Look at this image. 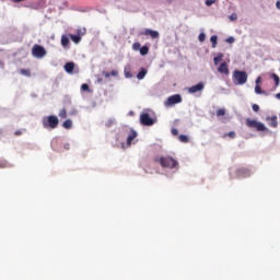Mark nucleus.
Instances as JSON below:
<instances>
[{"mask_svg": "<svg viewBox=\"0 0 280 280\" xmlns=\"http://www.w3.org/2000/svg\"><path fill=\"white\" fill-rule=\"evenodd\" d=\"M148 54H150V47L148 46L140 47V56H148Z\"/></svg>", "mask_w": 280, "mask_h": 280, "instance_id": "20", "label": "nucleus"}, {"mask_svg": "<svg viewBox=\"0 0 280 280\" xmlns=\"http://www.w3.org/2000/svg\"><path fill=\"white\" fill-rule=\"evenodd\" d=\"M65 150H69V143L65 144Z\"/></svg>", "mask_w": 280, "mask_h": 280, "instance_id": "45", "label": "nucleus"}, {"mask_svg": "<svg viewBox=\"0 0 280 280\" xmlns=\"http://www.w3.org/2000/svg\"><path fill=\"white\" fill-rule=\"evenodd\" d=\"M59 117L61 119H67V109L66 108L60 109Z\"/></svg>", "mask_w": 280, "mask_h": 280, "instance_id": "27", "label": "nucleus"}, {"mask_svg": "<svg viewBox=\"0 0 280 280\" xmlns=\"http://www.w3.org/2000/svg\"><path fill=\"white\" fill-rule=\"evenodd\" d=\"M107 128H110V126H113V120H109L107 124H106Z\"/></svg>", "mask_w": 280, "mask_h": 280, "instance_id": "42", "label": "nucleus"}, {"mask_svg": "<svg viewBox=\"0 0 280 280\" xmlns=\"http://www.w3.org/2000/svg\"><path fill=\"white\" fill-rule=\"evenodd\" d=\"M69 37L67 36V35H62L61 36V45L65 47V48H67V47H69Z\"/></svg>", "mask_w": 280, "mask_h": 280, "instance_id": "19", "label": "nucleus"}, {"mask_svg": "<svg viewBox=\"0 0 280 280\" xmlns=\"http://www.w3.org/2000/svg\"><path fill=\"white\" fill-rule=\"evenodd\" d=\"M3 137V130H0V139Z\"/></svg>", "mask_w": 280, "mask_h": 280, "instance_id": "47", "label": "nucleus"}, {"mask_svg": "<svg viewBox=\"0 0 280 280\" xmlns=\"http://www.w3.org/2000/svg\"><path fill=\"white\" fill-rule=\"evenodd\" d=\"M248 82V73L242 70H234L233 72V83L234 84H246Z\"/></svg>", "mask_w": 280, "mask_h": 280, "instance_id": "3", "label": "nucleus"}, {"mask_svg": "<svg viewBox=\"0 0 280 280\" xmlns=\"http://www.w3.org/2000/svg\"><path fill=\"white\" fill-rule=\"evenodd\" d=\"M32 56H34V58H45L47 56V50H45V47L35 44L32 48Z\"/></svg>", "mask_w": 280, "mask_h": 280, "instance_id": "5", "label": "nucleus"}, {"mask_svg": "<svg viewBox=\"0 0 280 280\" xmlns=\"http://www.w3.org/2000/svg\"><path fill=\"white\" fill-rule=\"evenodd\" d=\"M218 72L222 73L223 75H229V65H226V62H222L218 67Z\"/></svg>", "mask_w": 280, "mask_h": 280, "instance_id": "11", "label": "nucleus"}, {"mask_svg": "<svg viewBox=\"0 0 280 280\" xmlns=\"http://www.w3.org/2000/svg\"><path fill=\"white\" fill-rule=\"evenodd\" d=\"M252 108H253L254 113H259V105L254 104V105L252 106Z\"/></svg>", "mask_w": 280, "mask_h": 280, "instance_id": "36", "label": "nucleus"}, {"mask_svg": "<svg viewBox=\"0 0 280 280\" xmlns=\"http://www.w3.org/2000/svg\"><path fill=\"white\" fill-rule=\"evenodd\" d=\"M272 80L275 81L276 86H279L280 84V78L277 75V73L271 74Z\"/></svg>", "mask_w": 280, "mask_h": 280, "instance_id": "25", "label": "nucleus"}, {"mask_svg": "<svg viewBox=\"0 0 280 280\" xmlns=\"http://www.w3.org/2000/svg\"><path fill=\"white\" fill-rule=\"evenodd\" d=\"M259 82H261V77H258V78L256 79V85H259Z\"/></svg>", "mask_w": 280, "mask_h": 280, "instance_id": "41", "label": "nucleus"}, {"mask_svg": "<svg viewBox=\"0 0 280 280\" xmlns=\"http://www.w3.org/2000/svg\"><path fill=\"white\" fill-rule=\"evenodd\" d=\"M171 132H172V135H173L174 137L178 136V129H176V128H172V129H171Z\"/></svg>", "mask_w": 280, "mask_h": 280, "instance_id": "37", "label": "nucleus"}, {"mask_svg": "<svg viewBox=\"0 0 280 280\" xmlns=\"http://www.w3.org/2000/svg\"><path fill=\"white\" fill-rule=\"evenodd\" d=\"M226 115V109L220 108L217 110V117H224Z\"/></svg>", "mask_w": 280, "mask_h": 280, "instance_id": "26", "label": "nucleus"}, {"mask_svg": "<svg viewBox=\"0 0 280 280\" xmlns=\"http://www.w3.org/2000/svg\"><path fill=\"white\" fill-rule=\"evenodd\" d=\"M153 161L154 163H160L161 167H167L168 170H174L178 165V161L172 156H156Z\"/></svg>", "mask_w": 280, "mask_h": 280, "instance_id": "1", "label": "nucleus"}, {"mask_svg": "<svg viewBox=\"0 0 280 280\" xmlns=\"http://www.w3.org/2000/svg\"><path fill=\"white\" fill-rule=\"evenodd\" d=\"M70 38L77 45H78V43H80V40H82V37H80V35H70Z\"/></svg>", "mask_w": 280, "mask_h": 280, "instance_id": "24", "label": "nucleus"}, {"mask_svg": "<svg viewBox=\"0 0 280 280\" xmlns=\"http://www.w3.org/2000/svg\"><path fill=\"white\" fill-rule=\"evenodd\" d=\"M140 124L142 126H154V120L150 117V114L143 113L140 115Z\"/></svg>", "mask_w": 280, "mask_h": 280, "instance_id": "7", "label": "nucleus"}, {"mask_svg": "<svg viewBox=\"0 0 280 280\" xmlns=\"http://www.w3.org/2000/svg\"><path fill=\"white\" fill-rule=\"evenodd\" d=\"M224 58V54L219 52L214 58H213V62L215 66L220 65V62H222V59Z\"/></svg>", "mask_w": 280, "mask_h": 280, "instance_id": "15", "label": "nucleus"}, {"mask_svg": "<svg viewBox=\"0 0 280 280\" xmlns=\"http://www.w3.org/2000/svg\"><path fill=\"white\" fill-rule=\"evenodd\" d=\"M205 89V83L200 82L196 85H192L188 89L189 93H198L199 91H202Z\"/></svg>", "mask_w": 280, "mask_h": 280, "instance_id": "10", "label": "nucleus"}, {"mask_svg": "<svg viewBox=\"0 0 280 280\" xmlns=\"http://www.w3.org/2000/svg\"><path fill=\"white\" fill-rule=\"evenodd\" d=\"M142 36H150L151 38H159L160 34L158 31H152L150 28H145L144 32L141 33Z\"/></svg>", "mask_w": 280, "mask_h": 280, "instance_id": "8", "label": "nucleus"}, {"mask_svg": "<svg viewBox=\"0 0 280 280\" xmlns=\"http://www.w3.org/2000/svg\"><path fill=\"white\" fill-rule=\"evenodd\" d=\"M226 43H235V38L234 37H229L228 39H226Z\"/></svg>", "mask_w": 280, "mask_h": 280, "instance_id": "40", "label": "nucleus"}, {"mask_svg": "<svg viewBox=\"0 0 280 280\" xmlns=\"http://www.w3.org/2000/svg\"><path fill=\"white\" fill-rule=\"evenodd\" d=\"M135 139H137V132L132 131L127 138V145H130Z\"/></svg>", "mask_w": 280, "mask_h": 280, "instance_id": "17", "label": "nucleus"}, {"mask_svg": "<svg viewBox=\"0 0 280 280\" xmlns=\"http://www.w3.org/2000/svg\"><path fill=\"white\" fill-rule=\"evenodd\" d=\"M276 8H278V10H280V1L279 0L276 2Z\"/></svg>", "mask_w": 280, "mask_h": 280, "instance_id": "43", "label": "nucleus"}, {"mask_svg": "<svg viewBox=\"0 0 280 280\" xmlns=\"http://www.w3.org/2000/svg\"><path fill=\"white\" fill-rule=\"evenodd\" d=\"M210 42L212 43V49H215L218 47V35H212Z\"/></svg>", "mask_w": 280, "mask_h": 280, "instance_id": "21", "label": "nucleus"}, {"mask_svg": "<svg viewBox=\"0 0 280 280\" xmlns=\"http://www.w3.org/2000/svg\"><path fill=\"white\" fill-rule=\"evenodd\" d=\"M43 127L46 129L55 130V128H58V124H60V120H58V116H45L42 119Z\"/></svg>", "mask_w": 280, "mask_h": 280, "instance_id": "2", "label": "nucleus"}, {"mask_svg": "<svg viewBox=\"0 0 280 280\" xmlns=\"http://www.w3.org/2000/svg\"><path fill=\"white\" fill-rule=\"evenodd\" d=\"M145 75H148V70H145V68H141L139 73L137 74V79L143 80V78H145Z\"/></svg>", "mask_w": 280, "mask_h": 280, "instance_id": "16", "label": "nucleus"}, {"mask_svg": "<svg viewBox=\"0 0 280 280\" xmlns=\"http://www.w3.org/2000/svg\"><path fill=\"white\" fill-rule=\"evenodd\" d=\"M20 73L22 75H26V78H30V75H32V72L30 70H26V69H21Z\"/></svg>", "mask_w": 280, "mask_h": 280, "instance_id": "28", "label": "nucleus"}, {"mask_svg": "<svg viewBox=\"0 0 280 280\" xmlns=\"http://www.w3.org/2000/svg\"><path fill=\"white\" fill-rule=\"evenodd\" d=\"M5 167H12V165L5 160H0V170H5Z\"/></svg>", "mask_w": 280, "mask_h": 280, "instance_id": "22", "label": "nucleus"}, {"mask_svg": "<svg viewBox=\"0 0 280 280\" xmlns=\"http://www.w3.org/2000/svg\"><path fill=\"white\" fill-rule=\"evenodd\" d=\"M225 137H230V139H235V137H236L235 131H230V132L225 133Z\"/></svg>", "mask_w": 280, "mask_h": 280, "instance_id": "33", "label": "nucleus"}, {"mask_svg": "<svg viewBox=\"0 0 280 280\" xmlns=\"http://www.w3.org/2000/svg\"><path fill=\"white\" fill-rule=\"evenodd\" d=\"M81 91H88V92H91V89L89 88V84L83 83V84L81 85Z\"/></svg>", "mask_w": 280, "mask_h": 280, "instance_id": "32", "label": "nucleus"}, {"mask_svg": "<svg viewBox=\"0 0 280 280\" xmlns=\"http://www.w3.org/2000/svg\"><path fill=\"white\" fill-rule=\"evenodd\" d=\"M21 1H25V0H13L14 3H21Z\"/></svg>", "mask_w": 280, "mask_h": 280, "instance_id": "44", "label": "nucleus"}, {"mask_svg": "<svg viewBox=\"0 0 280 280\" xmlns=\"http://www.w3.org/2000/svg\"><path fill=\"white\" fill-rule=\"evenodd\" d=\"M73 69H75V63L67 62L65 65V71H67V73H73Z\"/></svg>", "mask_w": 280, "mask_h": 280, "instance_id": "14", "label": "nucleus"}, {"mask_svg": "<svg viewBox=\"0 0 280 280\" xmlns=\"http://www.w3.org/2000/svg\"><path fill=\"white\" fill-rule=\"evenodd\" d=\"M124 75L125 78H132V68L130 67V65L125 66Z\"/></svg>", "mask_w": 280, "mask_h": 280, "instance_id": "13", "label": "nucleus"}, {"mask_svg": "<svg viewBox=\"0 0 280 280\" xmlns=\"http://www.w3.org/2000/svg\"><path fill=\"white\" fill-rule=\"evenodd\" d=\"M277 100H280V92L276 94Z\"/></svg>", "mask_w": 280, "mask_h": 280, "instance_id": "46", "label": "nucleus"}, {"mask_svg": "<svg viewBox=\"0 0 280 280\" xmlns=\"http://www.w3.org/2000/svg\"><path fill=\"white\" fill-rule=\"evenodd\" d=\"M246 126L248 128H254V130H257V132H266V130H268V128L266 127V125H264V122H259L250 118L246 119Z\"/></svg>", "mask_w": 280, "mask_h": 280, "instance_id": "4", "label": "nucleus"}, {"mask_svg": "<svg viewBox=\"0 0 280 280\" xmlns=\"http://www.w3.org/2000/svg\"><path fill=\"white\" fill-rule=\"evenodd\" d=\"M229 20H230V21H237V13H232V14L229 16Z\"/></svg>", "mask_w": 280, "mask_h": 280, "instance_id": "35", "label": "nucleus"}, {"mask_svg": "<svg viewBox=\"0 0 280 280\" xmlns=\"http://www.w3.org/2000/svg\"><path fill=\"white\" fill-rule=\"evenodd\" d=\"M180 102H183V96H180V94H175L167 97V100L164 102V106H166V108H170L171 106L180 104Z\"/></svg>", "mask_w": 280, "mask_h": 280, "instance_id": "6", "label": "nucleus"}, {"mask_svg": "<svg viewBox=\"0 0 280 280\" xmlns=\"http://www.w3.org/2000/svg\"><path fill=\"white\" fill-rule=\"evenodd\" d=\"M266 121L268 122V126H270L271 128H277L279 126L277 116H267Z\"/></svg>", "mask_w": 280, "mask_h": 280, "instance_id": "9", "label": "nucleus"}, {"mask_svg": "<svg viewBox=\"0 0 280 280\" xmlns=\"http://www.w3.org/2000/svg\"><path fill=\"white\" fill-rule=\"evenodd\" d=\"M255 93L257 95H261V93H266L264 90H261V86L260 85H256L255 86Z\"/></svg>", "mask_w": 280, "mask_h": 280, "instance_id": "30", "label": "nucleus"}, {"mask_svg": "<svg viewBox=\"0 0 280 280\" xmlns=\"http://www.w3.org/2000/svg\"><path fill=\"white\" fill-rule=\"evenodd\" d=\"M21 135H23V130H16V131L14 132V136H15V137H21Z\"/></svg>", "mask_w": 280, "mask_h": 280, "instance_id": "39", "label": "nucleus"}, {"mask_svg": "<svg viewBox=\"0 0 280 280\" xmlns=\"http://www.w3.org/2000/svg\"><path fill=\"white\" fill-rule=\"evenodd\" d=\"M237 172H238V174H247V176L250 175V173L246 168H240Z\"/></svg>", "mask_w": 280, "mask_h": 280, "instance_id": "34", "label": "nucleus"}, {"mask_svg": "<svg viewBox=\"0 0 280 280\" xmlns=\"http://www.w3.org/2000/svg\"><path fill=\"white\" fill-rule=\"evenodd\" d=\"M132 49H133V51H140V49H141V44L140 43H133L132 44Z\"/></svg>", "mask_w": 280, "mask_h": 280, "instance_id": "29", "label": "nucleus"}, {"mask_svg": "<svg viewBox=\"0 0 280 280\" xmlns=\"http://www.w3.org/2000/svg\"><path fill=\"white\" fill-rule=\"evenodd\" d=\"M103 75L104 78H106L108 80V78H118L119 77V71L117 70H112L110 72H106V71H103Z\"/></svg>", "mask_w": 280, "mask_h": 280, "instance_id": "12", "label": "nucleus"}, {"mask_svg": "<svg viewBox=\"0 0 280 280\" xmlns=\"http://www.w3.org/2000/svg\"><path fill=\"white\" fill-rule=\"evenodd\" d=\"M206 38H207V35L205 33H200L198 36V39L200 43H205Z\"/></svg>", "mask_w": 280, "mask_h": 280, "instance_id": "31", "label": "nucleus"}, {"mask_svg": "<svg viewBox=\"0 0 280 280\" xmlns=\"http://www.w3.org/2000/svg\"><path fill=\"white\" fill-rule=\"evenodd\" d=\"M178 140L182 143H189V137H187L186 135H179Z\"/></svg>", "mask_w": 280, "mask_h": 280, "instance_id": "23", "label": "nucleus"}, {"mask_svg": "<svg viewBox=\"0 0 280 280\" xmlns=\"http://www.w3.org/2000/svg\"><path fill=\"white\" fill-rule=\"evenodd\" d=\"M97 82H102V79H98Z\"/></svg>", "mask_w": 280, "mask_h": 280, "instance_id": "48", "label": "nucleus"}, {"mask_svg": "<svg viewBox=\"0 0 280 280\" xmlns=\"http://www.w3.org/2000/svg\"><path fill=\"white\" fill-rule=\"evenodd\" d=\"M62 126L66 128V130H71V128H73V121H71V119H67L63 121Z\"/></svg>", "mask_w": 280, "mask_h": 280, "instance_id": "18", "label": "nucleus"}, {"mask_svg": "<svg viewBox=\"0 0 280 280\" xmlns=\"http://www.w3.org/2000/svg\"><path fill=\"white\" fill-rule=\"evenodd\" d=\"M213 3H215V0H206V5L208 7L213 5Z\"/></svg>", "mask_w": 280, "mask_h": 280, "instance_id": "38", "label": "nucleus"}]
</instances>
